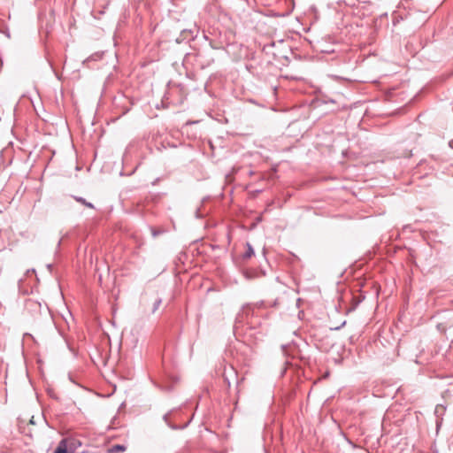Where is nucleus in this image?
Instances as JSON below:
<instances>
[{
	"instance_id": "1",
	"label": "nucleus",
	"mask_w": 453,
	"mask_h": 453,
	"mask_svg": "<svg viewBox=\"0 0 453 453\" xmlns=\"http://www.w3.org/2000/svg\"><path fill=\"white\" fill-rule=\"evenodd\" d=\"M53 453H73V451L67 449V440L62 439Z\"/></svg>"
},
{
	"instance_id": "2",
	"label": "nucleus",
	"mask_w": 453,
	"mask_h": 453,
	"mask_svg": "<svg viewBox=\"0 0 453 453\" xmlns=\"http://www.w3.org/2000/svg\"><path fill=\"white\" fill-rule=\"evenodd\" d=\"M445 411H446V408L442 404L436 405V407L434 409V414L438 418L436 421L437 426H439L441 425V416L444 414Z\"/></svg>"
},
{
	"instance_id": "3",
	"label": "nucleus",
	"mask_w": 453,
	"mask_h": 453,
	"mask_svg": "<svg viewBox=\"0 0 453 453\" xmlns=\"http://www.w3.org/2000/svg\"><path fill=\"white\" fill-rule=\"evenodd\" d=\"M125 450H126L125 446L120 445V444H116L109 449V452L110 453H119V452H123Z\"/></svg>"
},
{
	"instance_id": "4",
	"label": "nucleus",
	"mask_w": 453,
	"mask_h": 453,
	"mask_svg": "<svg viewBox=\"0 0 453 453\" xmlns=\"http://www.w3.org/2000/svg\"><path fill=\"white\" fill-rule=\"evenodd\" d=\"M254 255V250L252 246L250 243H247V250L245 253L243 254L244 259H249Z\"/></svg>"
},
{
	"instance_id": "5",
	"label": "nucleus",
	"mask_w": 453,
	"mask_h": 453,
	"mask_svg": "<svg viewBox=\"0 0 453 453\" xmlns=\"http://www.w3.org/2000/svg\"><path fill=\"white\" fill-rule=\"evenodd\" d=\"M74 199L75 201L84 204L85 206L88 207V208H91L93 209L94 208V205L89 203V202H87L83 197H81V196H74Z\"/></svg>"
},
{
	"instance_id": "6",
	"label": "nucleus",
	"mask_w": 453,
	"mask_h": 453,
	"mask_svg": "<svg viewBox=\"0 0 453 453\" xmlns=\"http://www.w3.org/2000/svg\"><path fill=\"white\" fill-rule=\"evenodd\" d=\"M161 303H162L161 299L156 300V302L154 303L153 310H152L153 312H155L159 308Z\"/></svg>"
},
{
	"instance_id": "7",
	"label": "nucleus",
	"mask_w": 453,
	"mask_h": 453,
	"mask_svg": "<svg viewBox=\"0 0 453 453\" xmlns=\"http://www.w3.org/2000/svg\"><path fill=\"white\" fill-rule=\"evenodd\" d=\"M167 418H168V414H165V415L164 416V419H165V421L168 424V420H167Z\"/></svg>"
},
{
	"instance_id": "8",
	"label": "nucleus",
	"mask_w": 453,
	"mask_h": 453,
	"mask_svg": "<svg viewBox=\"0 0 453 453\" xmlns=\"http://www.w3.org/2000/svg\"><path fill=\"white\" fill-rule=\"evenodd\" d=\"M168 425H169L171 427H173V429H175V428H176V426H171L170 424H168Z\"/></svg>"
}]
</instances>
